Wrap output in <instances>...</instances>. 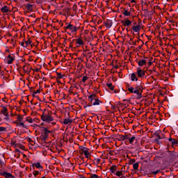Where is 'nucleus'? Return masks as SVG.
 Instances as JSON below:
<instances>
[{"instance_id": "obj_1", "label": "nucleus", "mask_w": 178, "mask_h": 178, "mask_svg": "<svg viewBox=\"0 0 178 178\" xmlns=\"http://www.w3.org/2000/svg\"><path fill=\"white\" fill-rule=\"evenodd\" d=\"M143 90H144V88H143V85L139 83H137L135 88L130 87L128 88V91H129L131 94H136V95L131 96V98H134V99H141V98H143Z\"/></svg>"}, {"instance_id": "obj_2", "label": "nucleus", "mask_w": 178, "mask_h": 178, "mask_svg": "<svg viewBox=\"0 0 178 178\" xmlns=\"http://www.w3.org/2000/svg\"><path fill=\"white\" fill-rule=\"evenodd\" d=\"M88 101H89V102L94 106L97 105H100L101 104V100L97 99V95H95V94H92L89 95Z\"/></svg>"}, {"instance_id": "obj_3", "label": "nucleus", "mask_w": 178, "mask_h": 178, "mask_svg": "<svg viewBox=\"0 0 178 178\" xmlns=\"http://www.w3.org/2000/svg\"><path fill=\"white\" fill-rule=\"evenodd\" d=\"M41 119L43 122H47V123H51V122L54 121V118H52V115L49 114V112H43L42 115H41Z\"/></svg>"}, {"instance_id": "obj_4", "label": "nucleus", "mask_w": 178, "mask_h": 178, "mask_svg": "<svg viewBox=\"0 0 178 178\" xmlns=\"http://www.w3.org/2000/svg\"><path fill=\"white\" fill-rule=\"evenodd\" d=\"M167 156L169 161H173L176 158H177V153L172 151H168L167 154Z\"/></svg>"}, {"instance_id": "obj_5", "label": "nucleus", "mask_w": 178, "mask_h": 178, "mask_svg": "<svg viewBox=\"0 0 178 178\" xmlns=\"http://www.w3.org/2000/svg\"><path fill=\"white\" fill-rule=\"evenodd\" d=\"M52 133V131L48 130V128L45 127H42V131H41V134L44 135V136H49Z\"/></svg>"}, {"instance_id": "obj_6", "label": "nucleus", "mask_w": 178, "mask_h": 178, "mask_svg": "<svg viewBox=\"0 0 178 178\" xmlns=\"http://www.w3.org/2000/svg\"><path fill=\"white\" fill-rule=\"evenodd\" d=\"M104 26H106V29H111L112 27V24L113 22L111 19H106V22H104Z\"/></svg>"}, {"instance_id": "obj_7", "label": "nucleus", "mask_w": 178, "mask_h": 178, "mask_svg": "<svg viewBox=\"0 0 178 178\" xmlns=\"http://www.w3.org/2000/svg\"><path fill=\"white\" fill-rule=\"evenodd\" d=\"M121 23L123 24V26L127 27H129L131 25V21H130V19H126L125 21L121 20Z\"/></svg>"}, {"instance_id": "obj_8", "label": "nucleus", "mask_w": 178, "mask_h": 178, "mask_svg": "<svg viewBox=\"0 0 178 178\" xmlns=\"http://www.w3.org/2000/svg\"><path fill=\"white\" fill-rule=\"evenodd\" d=\"M3 176L5 178H15V177L10 172H8L6 171L3 172Z\"/></svg>"}, {"instance_id": "obj_9", "label": "nucleus", "mask_w": 178, "mask_h": 178, "mask_svg": "<svg viewBox=\"0 0 178 178\" xmlns=\"http://www.w3.org/2000/svg\"><path fill=\"white\" fill-rule=\"evenodd\" d=\"M137 74H138V77H144L145 76V72L143 71V70L139 69L137 70L136 72Z\"/></svg>"}, {"instance_id": "obj_10", "label": "nucleus", "mask_w": 178, "mask_h": 178, "mask_svg": "<svg viewBox=\"0 0 178 178\" xmlns=\"http://www.w3.org/2000/svg\"><path fill=\"white\" fill-rule=\"evenodd\" d=\"M168 141L172 144V147H173V145H177L178 144V140L175 138H169Z\"/></svg>"}, {"instance_id": "obj_11", "label": "nucleus", "mask_w": 178, "mask_h": 178, "mask_svg": "<svg viewBox=\"0 0 178 178\" xmlns=\"http://www.w3.org/2000/svg\"><path fill=\"white\" fill-rule=\"evenodd\" d=\"M7 63L8 65H12L13 63V60H15L14 57L10 56V55H8V57L6 58Z\"/></svg>"}, {"instance_id": "obj_12", "label": "nucleus", "mask_w": 178, "mask_h": 178, "mask_svg": "<svg viewBox=\"0 0 178 178\" xmlns=\"http://www.w3.org/2000/svg\"><path fill=\"white\" fill-rule=\"evenodd\" d=\"M0 108H3V109L1 110V113L3 114V115H4V116H8V108L6 107V106H0Z\"/></svg>"}, {"instance_id": "obj_13", "label": "nucleus", "mask_w": 178, "mask_h": 178, "mask_svg": "<svg viewBox=\"0 0 178 178\" xmlns=\"http://www.w3.org/2000/svg\"><path fill=\"white\" fill-rule=\"evenodd\" d=\"M63 124H72L73 123V120L69 119V118H65L64 119V121L63 122Z\"/></svg>"}, {"instance_id": "obj_14", "label": "nucleus", "mask_w": 178, "mask_h": 178, "mask_svg": "<svg viewBox=\"0 0 178 178\" xmlns=\"http://www.w3.org/2000/svg\"><path fill=\"white\" fill-rule=\"evenodd\" d=\"M140 27H141V26L136 25V26H132V29L134 30V31L135 33H140Z\"/></svg>"}, {"instance_id": "obj_15", "label": "nucleus", "mask_w": 178, "mask_h": 178, "mask_svg": "<svg viewBox=\"0 0 178 178\" xmlns=\"http://www.w3.org/2000/svg\"><path fill=\"white\" fill-rule=\"evenodd\" d=\"M131 81H138V78H137L136 73L131 74Z\"/></svg>"}, {"instance_id": "obj_16", "label": "nucleus", "mask_w": 178, "mask_h": 178, "mask_svg": "<svg viewBox=\"0 0 178 178\" xmlns=\"http://www.w3.org/2000/svg\"><path fill=\"white\" fill-rule=\"evenodd\" d=\"M33 165V169H34V167L35 166V168H37L38 169H42V167L41 165V163H34L32 164Z\"/></svg>"}, {"instance_id": "obj_17", "label": "nucleus", "mask_w": 178, "mask_h": 178, "mask_svg": "<svg viewBox=\"0 0 178 178\" xmlns=\"http://www.w3.org/2000/svg\"><path fill=\"white\" fill-rule=\"evenodd\" d=\"M117 169H118V167L116 165H113L110 168V172L115 175V172H116Z\"/></svg>"}, {"instance_id": "obj_18", "label": "nucleus", "mask_w": 178, "mask_h": 178, "mask_svg": "<svg viewBox=\"0 0 178 178\" xmlns=\"http://www.w3.org/2000/svg\"><path fill=\"white\" fill-rule=\"evenodd\" d=\"M154 135L157 137V139L155 140L156 143H157V144H159L161 143L159 140H162V136H159V134L156 133H154Z\"/></svg>"}, {"instance_id": "obj_19", "label": "nucleus", "mask_w": 178, "mask_h": 178, "mask_svg": "<svg viewBox=\"0 0 178 178\" xmlns=\"http://www.w3.org/2000/svg\"><path fill=\"white\" fill-rule=\"evenodd\" d=\"M41 138V140L42 141H44V143H45L47 144V140H48V137H49V136L48 135H41L40 136Z\"/></svg>"}, {"instance_id": "obj_20", "label": "nucleus", "mask_w": 178, "mask_h": 178, "mask_svg": "<svg viewBox=\"0 0 178 178\" xmlns=\"http://www.w3.org/2000/svg\"><path fill=\"white\" fill-rule=\"evenodd\" d=\"M139 66H144V65H147V60H140L138 62Z\"/></svg>"}, {"instance_id": "obj_21", "label": "nucleus", "mask_w": 178, "mask_h": 178, "mask_svg": "<svg viewBox=\"0 0 178 178\" xmlns=\"http://www.w3.org/2000/svg\"><path fill=\"white\" fill-rule=\"evenodd\" d=\"M79 149H80L79 152H80L81 154H83V153L84 152V151H86V150L87 149V148H86V147L81 146V145L79 146Z\"/></svg>"}, {"instance_id": "obj_22", "label": "nucleus", "mask_w": 178, "mask_h": 178, "mask_svg": "<svg viewBox=\"0 0 178 178\" xmlns=\"http://www.w3.org/2000/svg\"><path fill=\"white\" fill-rule=\"evenodd\" d=\"M1 12H3V13H8V12H9V9H8L6 6H4L3 8H1Z\"/></svg>"}, {"instance_id": "obj_23", "label": "nucleus", "mask_w": 178, "mask_h": 178, "mask_svg": "<svg viewBox=\"0 0 178 178\" xmlns=\"http://www.w3.org/2000/svg\"><path fill=\"white\" fill-rule=\"evenodd\" d=\"M106 86H107V87H108L109 89L111 90V91H115V86H112V83H107Z\"/></svg>"}, {"instance_id": "obj_24", "label": "nucleus", "mask_w": 178, "mask_h": 178, "mask_svg": "<svg viewBox=\"0 0 178 178\" xmlns=\"http://www.w3.org/2000/svg\"><path fill=\"white\" fill-rule=\"evenodd\" d=\"M120 138L124 141V140H130V137L127 135H122L120 136Z\"/></svg>"}, {"instance_id": "obj_25", "label": "nucleus", "mask_w": 178, "mask_h": 178, "mask_svg": "<svg viewBox=\"0 0 178 178\" xmlns=\"http://www.w3.org/2000/svg\"><path fill=\"white\" fill-rule=\"evenodd\" d=\"M122 15H124V16H131V12H129V10H124V11L122 13Z\"/></svg>"}, {"instance_id": "obj_26", "label": "nucleus", "mask_w": 178, "mask_h": 178, "mask_svg": "<svg viewBox=\"0 0 178 178\" xmlns=\"http://www.w3.org/2000/svg\"><path fill=\"white\" fill-rule=\"evenodd\" d=\"M76 44H78V45H84V42H83V40L81 38H78L76 39Z\"/></svg>"}, {"instance_id": "obj_27", "label": "nucleus", "mask_w": 178, "mask_h": 178, "mask_svg": "<svg viewBox=\"0 0 178 178\" xmlns=\"http://www.w3.org/2000/svg\"><path fill=\"white\" fill-rule=\"evenodd\" d=\"M65 30H72L73 29V24H69L67 26L64 27Z\"/></svg>"}, {"instance_id": "obj_28", "label": "nucleus", "mask_w": 178, "mask_h": 178, "mask_svg": "<svg viewBox=\"0 0 178 178\" xmlns=\"http://www.w3.org/2000/svg\"><path fill=\"white\" fill-rule=\"evenodd\" d=\"M138 166H139L138 162L135 163L133 165V168H134V170H138Z\"/></svg>"}, {"instance_id": "obj_29", "label": "nucleus", "mask_w": 178, "mask_h": 178, "mask_svg": "<svg viewBox=\"0 0 178 178\" xmlns=\"http://www.w3.org/2000/svg\"><path fill=\"white\" fill-rule=\"evenodd\" d=\"M17 124L18 126H22L24 129H27V126H26V124H24V122H20V123L17 122Z\"/></svg>"}, {"instance_id": "obj_30", "label": "nucleus", "mask_w": 178, "mask_h": 178, "mask_svg": "<svg viewBox=\"0 0 178 178\" xmlns=\"http://www.w3.org/2000/svg\"><path fill=\"white\" fill-rule=\"evenodd\" d=\"M128 140L131 144H133V143H134V140H136V136H132L131 138H129V139Z\"/></svg>"}, {"instance_id": "obj_31", "label": "nucleus", "mask_w": 178, "mask_h": 178, "mask_svg": "<svg viewBox=\"0 0 178 178\" xmlns=\"http://www.w3.org/2000/svg\"><path fill=\"white\" fill-rule=\"evenodd\" d=\"M33 4H30V3H27L26 4V9L28 10H31V8H33Z\"/></svg>"}, {"instance_id": "obj_32", "label": "nucleus", "mask_w": 178, "mask_h": 178, "mask_svg": "<svg viewBox=\"0 0 178 178\" xmlns=\"http://www.w3.org/2000/svg\"><path fill=\"white\" fill-rule=\"evenodd\" d=\"M88 80V76H83V79H82L83 83H86Z\"/></svg>"}, {"instance_id": "obj_33", "label": "nucleus", "mask_w": 178, "mask_h": 178, "mask_svg": "<svg viewBox=\"0 0 178 178\" xmlns=\"http://www.w3.org/2000/svg\"><path fill=\"white\" fill-rule=\"evenodd\" d=\"M90 178H99L97 174H91Z\"/></svg>"}, {"instance_id": "obj_34", "label": "nucleus", "mask_w": 178, "mask_h": 178, "mask_svg": "<svg viewBox=\"0 0 178 178\" xmlns=\"http://www.w3.org/2000/svg\"><path fill=\"white\" fill-rule=\"evenodd\" d=\"M0 131L1 132L6 131V127H0Z\"/></svg>"}, {"instance_id": "obj_35", "label": "nucleus", "mask_w": 178, "mask_h": 178, "mask_svg": "<svg viewBox=\"0 0 178 178\" xmlns=\"http://www.w3.org/2000/svg\"><path fill=\"white\" fill-rule=\"evenodd\" d=\"M122 171H117L116 172V176H118V177H120V176L122 175Z\"/></svg>"}, {"instance_id": "obj_36", "label": "nucleus", "mask_w": 178, "mask_h": 178, "mask_svg": "<svg viewBox=\"0 0 178 178\" xmlns=\"http://www.w3.org/2000/svg\"><path fill=\"white\" fill-rule=\"evenodd\" d=\"M72 33H77V27L76 26H72V29H71Z\"/></svg>"}, {"instance_id": "obj_37", "label": "nucleus", "mask_w": 178, "mask_h": 178, "mask_svg": "<svg viewBox=\"0 0 178 178\" xmlns=\"http://www.w3.org/2000/svg\"><path fill=\"white\" fill-rule=\"evenodd\" d=\"M26 45H30L31 44V39L29 38L27 41H25Z\"/></svg>"}, {"instance_id": "obj_38", "label": "nucleus", "mask_w": 178, "mask_h": 178, "mask_svg": "<svg viewBox=\"0 0 178 178\" xmlns=\"http://www.w3.org/2000/svg\"><path fill=\"white\" fill-rule=\"evenodd\" d=\"M84 155H90V152H88V148L86 149V150H83Z\"/></svg>"}, {"instance_id": "obj_39", "label": "nucleus", "mask_w": 178, "mask_h": 178, "mask_svg": "<svg viewBox=\"0 0 178 178\" xmlns=\"http://www.w3.org/2000/svg\"><path fill=\"white\" fill-rule=\"evenodd\" d=\"M133 163H136V159H131L129 161V165H133Z\"/></svg>"}, {"instance_id": "obj_40", "label": "nucleus", "mask_w": 178, "mask_h": 178, "mask_svg": "<svg viewBox=\"0 0 178 178\" xmlns=\"http://www.w3.org/2000/svg\"><path fill=\"white\" fill-rule=\"evenodd\" d=\"M17 120H18V122H22L23 121V118L20 115H18L17 118Z\"/></svg>"}, {"instance_id": "obj_41", "label": "nucleus", "mask_w": 178, "mask_h": 178, "mask_svg": "<svg viewBox=\"0 0 178 178\" xmlns=\"http://www.w3.org/2000/svg\"><path fill=\"white\" fill-rule=\"evenodd\" d=\"M26 122H29V123H33V120L32 118H30V117H29L28 118H26Z\"/></svg>"}, {"instance_id": "obj_42", "label": "nucleus", "mask_w": 178, "mask_h": 178, "mask_svg": "<svg viewBox=\"0 0 178 178\" xmlns=\"http://www.w3.org/2000/svg\"><path fill=\"white\" fill-rule=\"evenodd\" d=\"M57 76L58 77V79H63V75H62V74L57 72Z\"/></svg>"}, {"instance_id": "obj_43", "label": "nucleus", "mask_w": 178, "mask_h": 178, "mask_svg": "<svg viewBox=\"0 0 178 178\" xmlns=\"http://www.w3.org/2000/svg\"><path fill=\"white\" fill-rule=\"evenodd\" d=\"M153 175H158V173H161V170H157L156 171H154L152 172Z\"/></svg>"}, {"instance_id": "obj_44", "label": "nucleus", "mask_w": 178, "mask_h": 178, "mask_svg": "<svg viewBox=\"0 0 178 178\" xmlns=\"http://www.w3.org/2000/svg\"><path fill=\"white\" fill-rule=\"evenodd\" d=\"M144 10L145 12H146V13H145V15H146L147 16H149V11H148V9H144V10Z\"/></svg>"}, {"instance_id": "obj_45", "label": "nucleus", "mask_w": 178, "mask_h": 178, "mask_svg": "<svg viewBox=\"0 0 178 178\" xmlns=\"http://www.w3.org/2000/svg\"><path fill=\"white\" fill-rule=\"evenodd\" d=\"M39 172L38 171H33V175L34 177H37V175H38Z\"/></svg>"}, {"instance_id": "obj_46", "label": "nucleus", "mask_w": 178, "mask_h": 178, "mask_svg": "<svg viewBox=\"0 0 178 178\" xmlns=\"http://www.w3.org/2000/svg\"><path fill=\"white\" fill-rule=\"evenodd\" d=\"M6 118H4L5 120H9V113H8V115H5Z\"/></svg>"}, {"instance_id": "obj_47", "label": "nucleus", "mask_w": 178, "mask_h": 178, "mask_svg": "<svg viewBox=\"0 0 178 178\" xmlns=\"http://www.w3.org/2000/svg\"><path fill=\"white\" fill-rule=\"evenodd\" d=\"M33 92H34V94H40V89H38V90H37L36 91H35Z\"/></svg>"}, {"instance_id": "obj_48", "label": "nucleus", "mask_w": 178, "mask_h": 178, "mask_svg": "<svg viewBox=\"0 0 178 178\" xmlns=\"http://www.w3.org/2000/svg\"><path fill=\"white\" fill-rule=\"evenodd\" d=\"M88 106H92V104H87L86 106H84V108H88Z\"/></svg>"}, {"instance_id": "obj_49", "label": "nucleus", "mask_w": 178, "mask_h": 178, "mask_svg": "<svg viewBox=\"0 0 178 178\" xmlns=\"http://www.w3.org/2000/svg\"><path fill=\"white\" fill-rule=\"evenodd\" d=\"M25 67H26V65H24L23 67V70H24V73H27V70H26Z\"/></svg>"}, {"instance_id": "obj_50", "label": "nucleus", "mask_w": 178, "mask_h": 178, "mask_svg": "<svg viewBox=\"0 0 178 178\" xmlns=\"http://www.w3.org/2000/svg\"><path fill=\"white\" fill-rule=\"evenodd\" d=\"M138 42L139 41H141V39H140V33H138Z\"/></svg>"}, {"instance_id": "obj_51", "label": "nucleus", "mask_w": 178, "mask_h": 178, "mask_svg": "<svg viewBox=\"0 0 178 178\" xmlns=\"http://www.w3.org/2000/svg\"><path fill=\"white\" fill-rule=\"evenodd\" d=\"M99 162H101V159H97V163H99Z\"/></svg>"}, {"instance_id": "obj_52", "label": "nucleus", "mask_w": 178, "mask_h": 178, "mask_svg": "<svg viewBox=\"0 0 178 178\" xmlns=\"http://www.w3.org/2000/svg\"><path fill=\"white\" fill-rule=\"evenodd\" d=\"M20 45H21V47H24V42H22L20 43Z\"/></svg>"}, {"instance_id": "obj_53", "label": "nucleus", "mask_w": 178, "mask_h": 178, "mask_svg": "<svg viewBox=\"0 0 178 178\" xmlns=\"http://www.w3.org/2000/svg\"><path fill=\"white\" fill-rule=\"evenodd\" d=\"M11 144H12V145H16V142L12 141V142H11Z\"/></svg>"}, {"instance_id": "obj_54", "label": "nucleus", "mask_w": 178, "mask_h": 178, "mask_svg": "<svg viewBox=\"0 0 178 178\" xmlns=\"http://www.w3.org/2000/svg\"><path fill=\"white\" fill-rule=\"evenodd\" d=\"M144 59H145V60H146V62L148 61V60H149V59L148 58V57H144Z\"/></svg>"}, {"instance_id": "obj_55", "label": "nucleus", "mask_w": 178, "mask_h": 178, "mask_svg": "<svg viewBox=\"0 0 178 178\" xmlns=\"http://www.w3.org/2000/svg\"><path fill=\"white\" fill-rule=\"evenodd\" d=\"M0 176H3V172H2V170H0Z\"/></svg>"}, {"instance_id": "obj_56", "label": "nucleus", "mask_w": 178, "mask_h": 178, "mask_svg": "<svg viewBox=\"0 0 178 178\" xmlns=\"http://www.w3.org/2000/svg\"><path fill=\"white\" fill-rule=\"evenodd\" d=\"M152 65V61H149V63H148V66H151Z\"/></svg>"}, {"instance_id": "obj_57", "label": "nucleus", "mask_w": 178, "mask_h": 178, "mask_svg": "<svg viewBox=\"0 0 178 178\" xmlns=\"http://www.w3.org/2000/svg\"><path fill=\"white\" fill-rule=\"evenodd\" d=\"M35 72H36L37 73H38V72H40V69L36 68V69L35 70Z\"/></svg>"}, {"instance_id": "obj_58", "label": "nucleus", "mask_w": 178, "mask_h": 178, "mask_svg": "<svg viewBox=\"0 0 178 178\" xmlns=\"http://www.w3.org/2000/svg\"><path fill=\"white\" fill-rule=\"evenodd\" d=\"M15 152H19V153H20V149H15Z\"/></svg>"}, {"instance_id": "obj_59", "label": "nucleus", "mask_w": 178, "mask_h": 178, "mask_svg": "<svg viewBox=\"0 0 178 178\" xmlns=\"http://www.w3.org/2000/svg\"><path fill=\"white\" fill-rule=\"evenodd\" d=\"M131 3H136V0H131Z\"/></svg>"}, {"instance_id": "obj_60", "label": "nucleus", "mask_w": 178, "mask_h": 178, "mask_svg": "<svg viewBox=\"0 0 178 178\" xmlns=\"http://www.w3.org/2000/svg\"><path fill=\"white\" fill-rule=\"evenodd\" d=\"M0 165H1V168H2V165H5V162L1 161V163H0Z\"/></svg>"}, {"instance_id": "obj_61", "label": "nucleus", "mask_w": 178, "mask_h": 178, "mask_svg": "<svg viewBox=\"0 0 178 178\" xmlns=\"http://www.w3.org/2000/svg\"><path fill=\"white\" fill-rule=\"evenodd\" d=\"M132 44H133V45H137L136 42L134 41L132 42Z\"/></svg>"}, {"instance_id": "obj_62", "label": "nucleus", "mask_w": 178, "mask_h": 178, "mask_svg": "<svg viewBox=\"0 0 178 178\" xmlns=\"http://www.w3.org/2000/svg\"><path fill=\"white\" fill-rule=\"evenodd\" d=\"M153 14H154V11H152V13L149 14V16H152Z\"/></svg>"}, {"instance_id": "obj_63", "label": "nucleus", "mask_w": 178, "mask_h": 178, "mask_svg": "<svg viewBox=\"0 0 178 178\" xmlns=\"http://www.w3.org/2000/svg\"><path fill=\"white\" fill-rule=\"evenodd\" d=\"M161 138L163 140V138H165V134H162Z\"/></svg>"}, {"instance_id": "obj_64", "label": "nucleus", "mask_w": 178, "mask_h": 178, "mask_svg": "<svg viewBox=\"0 0 178 178\" xmlns=\"http://www.w3.org/2000/svg\"><path fill=\"white\" fill-rule=\"evenodd\" d=\"M20 148H21V149H24V146L22 145V146H21Z\"/></svg>"}]
</instances>
